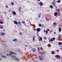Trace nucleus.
Masks as SVG:
<instances>
[{"label":"nucleus","instance_id":"1","mask_svg":"<svg viewBox=\"0 0 62 62\" xmlns=\"http://www.w3.org/2000/svg\"><path fill=\"white\" fill-rule=\"evenodd\" d=\"M55 39V38L53 37L52 38H51L49 40V41L50 42V41H54V40Z\"/></svg>","mask_w":62,"mask_h":62},{"label":"nucleus","instance_id":"2","mask_svg":"<svg viewBox=\"0 0 62 62\" xmlns=\"http://www.w3.org/2000/svg\"><path fill=\"white\" fill-rule=\"evenodd\" d=\"M9 53H10V54H16V53H14L12 51H9Z\"/></svg>","mask_w":62,"mask_h":62},{"label":"nucleus","instance_id":"3","mask_svg":"<svg viewBox=\"0 0 62 62\" xmlns=\"http://www.w3.org/2000/svg\"><path fill=\"white\" fill-rule=\"evenodd\" d=\"M55 56L56 57H57V58H59V59H61V58L60 57V56L58 55H55Z\"/></svg>","mask_w":62,"mask_h":62},{"label":"nucleus","instance_id":"4","mask_svg":"<svg viewBox=\"0 0 62 62\" xmlns=\"http://www.w3.org/2000/svg\"><path fill=\"white\" fill-rule=\"evenodd\" d=\"M36 30L37 32H39L40 31V28H37L36 29Z\"/></svg>","mask_w":62,"mask_h":62},{"label":"nucleus","instance_id":"5","mask_svg":"<svg viewBox=\"0 0 62 62\" xmlns=\"http://www.w3.org/2000/svg\"><path fill=\"white\" fill-rule=\"evenodd\" d=\"M14 23L16 24V25H18V23L16 21H14Z\"/></svg>","mask_w":62,"mask_h":62},{"label":"nucleus","instance_id":"6","mask_svg":"<svg viewBox=\"0 0 62 62\" xmlns=\"http://www.w3.org/2000/svg\"><path fill=\"white\" fill-rule=\"evenodd\" d=\"M12 13L13 15H15L16 14V12L15 11H13L12 12Z\"/></svg>","mask_w":62,"mask_h":62},{"label":"nucleus","instance_id":"7","mask_svg":"<svg viewBox=\"0 0 62 62\" xmlns=\"http://www.w3.org/2000/svg\"><path fill=\"white\" fill-rule=\"evenodd\" d=\"M59 32H61V28L60 27L59 29Z\"/></svg>","mask_w":62,"mask_h":62},{"label":"nucleus","instance_id":"8","mask_svg":"<svg viewBox=\"0 0 62 62\" xmlns=\"http://www.w3.org/2000/svg\"><path fill=\"white\" fill-rule=\"evenodd\" d=\"M54 15L55 16H57V12H55L54 13Z\"/></svg>","mask_w":62,"mask_h":62},{"label":"nucleus","instance_id":"9","mask_svg":"<svg viewBox=\"0 0 62 62\" xmlns=\"http://www.w3.org/2000/svg\"><path fill=\"white\" fill-rule=\"evenodd\" d=\"M39 57L40 60H42V59L41 58V56H39Z\"/></svg>","mask_w":62,"mask_h":62},{"label":"nucleus","instance_id":"10","mask_svg":"<svg viewBox=\"0 0 62 62\" xmlns=\"http://www.w3.org/2000/svg\"><path fill=\"white\" fill-rule=\"evenodd\" d=\"M39 4H40V5H41L42 6H43V3H42L41 2H39V3H38Z\"/></svg>","mask_w":62,"mask_h":62},{"label":"nucleus","instance_id":"11","mask_svg":"<svg viewBox=\"0 0 62 62\" xmlns=\"http://www.w3.org/2000/svg\"><path fill=\"white\" fill-rule=\"evenodd\" d=\"M15 60L16 61H19V59L17 58H16L15 59Z\"/></svg>","mask_w":62,"mask_h":62},{"label":"nucleus","instance_id":"12","mask_svg":"<svg viewBox=\"0 0 62 62\" xmlns=\"http://www.w3.org/2000/svg\"><path fill=\"white\" fill-rule=\"evenodd\" d=\"M51 53L52 54H54V51H52L51 52Z\"/></svg>","mask_w":62,"mask_h":62},{"label":"nucleus","instance_id":"13","mask_svg":"<svg viewBox=\"0 0 62 62\" xmlns=\"http://www.w3.org/2000/svg\"><path fill=\"white\" fill-rule=\"evenodd\" d=\"M41 14L40 13V14H39L38 15V17L39 18H40V17L41 16Z\"/></svg>","mask_w":62,"mask_h":62},{"label":"nucleus","instance_id":"14","mask_svg":"<svg viewBox=\"0 0 62 62\" xmlns=\"http://www.w3.org/2000/svg\"><path fill=\"white\" fill-rule=\"evenodd\" d=\"M11 4L12 6L14 5V3L13 2H11Z\"/></svg>","mask_w":62,"mask_h":62},{"label":"nucleus","instance_id":"15","mask_svg":"<svg viewBox=\"0 0 62 62\" xmlns=\"http://www.w3.org/2000/svg\"><path fill=\"white\" fill-rule=\"evenodd\" d=\"M5 33H2L1 34V36H4Z\"/></svg>","mask_w":62,"mask_h":62},{"label":"nucleus","instance_id":"16","mask_svg":"<svg viewBox=\"0 0 62 62\" xmlns=\"http://www.w3.org/2000/svg\"><path fill=\"white\" fill-rule=\"evenodd\" d=\"M17 39H13V41H17Z\"/></svg>","mask_w":62,"mask_h":62},{"label":"nucleus","instance_id":"17","mask_svg":"<svg viewBox=\"0 0 62 62\" xmlns=\"http://www.w3.org/2000/svg\"><path fill=\"white\" fill-rule=\"evenodd\" d=\"M1 57H3V58H6V57L5 56H4L3 55H2L1 56Z\"/></svg>","mask_w":62,"mask_h":62},{"label":"nucleus","instance_id":"18","mask_svg":"<svg viewBox=\"0 0 62 62\" xmlns=\"http://www.w3.org/2000/svg\"><path fill=\"white\" fill-rule=\"evenodd\" d=\"M33 52H34L35 51V50H36V49H35L34 48H33Z\"/></svg>","mask_w":62,"mask_h":62},{"label":"nucleus","instance_id":"19","mask_svg":"<svg viewBox=\"0 0 62 62\" xmlns=\"http://www.w3.org/2000/svg\"><path fill=\"white\" fill-rule=\"evenodd\" d=\"M50 8H53V6L52 5H50Z\"/></svg>","mask_w":62,"mask_h":62},{"label":"nucleus","instance_id":"20","mask_svg":"<svg viewBox=\"0 0 62 62\" xmlns=\"http://www.w3.org/2000/svg\"><path fill=\"white\" fill-rule=\"evenodd\" d=\"M55 4V3L54 2H52V5H54Z\"/></svg>","mask_w":62,"mask_h":62},{"label":"nucleus","instance_id":"21","mask_svg":"<svg viewBox=\"0 0 62 62\" xmlns=\"http://www.w3.org/2000/svg\"><path fill=\"white\" fill-rule=\"evenodd\" d=\"M46 35L47 34H48V31H46Z\"/></svg>","mask_w":62,"mask_h":62},{"label":"nucleus","instance_id":"22","mask_svg":"<svg viewBox=\"0 0 62 62\" xmlns=\"http://www.w3.org/2000/svg\"><path fill=\"white\" fill-rule=\"evenodd\" d=\"M62 44V43L61 42H60L58 43V44L59 45H61V44Z\"/></svg>","mask_w":62,"mask_h":62},{"label":"nucleus","instance_id":"23","mask_svg":"<svg viewBox=\"0 0 62 62\" xmlns=\"http://www.w3.org/2000/svg\"><path fill=\"white\" fill-rule=\"evenodd\" d=\"M61 2V0H59L57 1V2L58 3H60V2Z\"/></svg>","mask_w":62,"mask_h":62},{"label":"nucleus","instance_id":"24","mask_svg":"<svg viewBox=\"0 0 62 62\" xmlns=\"http://www.w3.org/2000/svg\"><path fill=\"white\" fill-rule=\"evenodd\" d=\"M46 31H47L48 32V31H50V29H47V30H46Z\"/></svg>","mask_w":62,"mask_h":62},{"label":"nucleus","instance_id":"25","mask_svg":"<svg viewBox=\"0 0 62 62\" xmlns=\"http://www.w3.org/2000/svg\"><path fill=\"white\" fill-rule=\"evenodd\" d=\"M33 40H35V36H34L33 37Z\"/></svg>","mask_w":62,"mask_h":62},{"label":"nucleus","instance_id":"26","mask_svg":"<svg viewBox=\"0 0 62 62\" xmlns=\"http://www.w3.org/2000/svg\"><path fill=\"white\" fill-rule=\"evenodd\" d=\"M48 47H51V45L50 44H49L48 45Z\"/></svg>","mask_w":62,"mask_h":62},{"label":"nucleus","instance_id":"27","mask_svg":"<svg viewBox=\"0 0 62 62\" xmlns=\"http://www.w3.org/2000/svg\"><path fill=\"white\" fill-rule=\"evenodd\" d=\"M37 50L38 51V52H39V47H38V48Z\"/></svg>","mask_w":62,"mask_h":62},{"label":"nucleus","instance_id":"28","mask_svg":"<svg viewBox=\"0 0 62 62\" xmlns=\"http://www.w3.org/2000/svg\"><path fill=\"white\" fill-rule=\"evenodd\" d=\"M44 39H47V37H44Z\"/></svg>","mask_w":62,"mask_h":62},{"label":"nucleus","instance_id":"29","mask_svg":"<svg viewBox=\"0 0 62 62\" xmlns=\"http://www.w3.org/2000/svg\"><path fill=\"white\" fill-rule=\"evenodd\" d=\"M0 23H1V24H3V22H0Z\"/></svg>","mask_w":62,"mask_h":62},{"label":"nucleus","instance_id":"30","mask_svg":"<svg viewBox=\"0 0 62 62\" xmlns=\"http://www.w3.org/2000/svg\"><path fill=\"white\" fill-rule=\"evenodd\" d=\"M19 35H22V33L21 32H20L19 33Z\"/></svg>","mask_w":62,"mask_h":62},{"label":"nucleus","instance_id":"31","mask_svg":"<svg viewBox=\"0 0 62 62\" xmlns=\"http://www.w3.org/2000/svg\"><path fill=\"white\" fill-rule=\"evenodd\" d=\"M39 26H41V24H39Z\"/></svg>","mask_w":62,"mask_h":62},{"label":"nucleus","instance_id":"32","mask_svg":"<svg viewBox=\"0 0 62 62\" xmlns=\"http://www.w3.org/2000/svg\"><path fill=\"white\" fill-rule=\"evenodd\" d=\"M9 55H10V56H11V55H9V54L7 55V56H9Z\"/></svg>","mask_w":62,"mask_h":62},{"label":"nucleus","instance_id":"33","mask_svg":"<svg viewBox=\"0 0 62 62\" xmlns=\"http://www.w3.org/2000/svg\"><path fill=\"white\" fill-rule=\"evenodd\" d=\"M18 24H21V22H18Z\"/></svg>","mask_w":62,"mask_h":62},{"label":"nucleus","instance_id":"34","mask_svg":"<svg viewBox=\"0 0 62 62\" xmlns=\"http://www.w3.org/2000/svg\"><path fill=\"white\" fill-rule=\"evenodd\" d=\"M44 33H45V32H46V31H45V30H44Z\"/></svg>","mask_w":62,"mask_h":62},{"label":"nucleus","instance_id":"35","mask_svg":"<svg viewBox=\"0 0 62 62\" xmlns=\"http://www.w3.org/2000/svg\"><path fill=\"white\" fill-rule=\"evenodd\" d=\"M40 39H41V40H42V37H41L40 38Z\"/></svg>","mask_w":62,"mask_h":62},{"label":"nucleus","instance_id":"36","mask_svg":"<svg viewBox=\"0 0 62 62\" xmlns=\"http://www.w3.org/2000/svg\"><path fill=\"white\" fill-rule=\"evenodd\" d=\"M6 8H8V6H6Z\"/></svg>","mask_w":62,"mask_h":62},{"label":"nucleus","instance_id":"37","mask_svg":"<svg viewBox=\"0 0 62 62\" xmlns=\"http://www.w3.org/2000/svg\"><path fill=\"white\" fill-rule=\"evenodd\" d=\"M23 23L24 24L25 23V22L24 21H23Z\"/></svg>","mask_w":62,"mask_h":62},{"label":"nucleus","instance_id":"38","mask_svg":"<svg viewBox=\"0 0 62 62\" xmlns=\"http://www.w3.org/2000/svg\"><path fill=\"white\" fill-rule=\"evenodd\" d=\"M59 37H61V34H59Z\"/></svg>","mask_w":62,"mask_h":62},{"label":"nucleus","instance_id":"39","mask_svg":"<svg viewBox=\"0 0 62 62\" xmlns=\"http://www.w3.org/2000/svg\"><path fill=\"white\" fill-rule=\"evenodd\" d=\"M55 24H56V23H54V25H55Z\"/></svg>","mask_w":62,"mask_h":62},{"label":"nucleus","instance_id":"40","mask_svg":"<svg viewBox=\"0 0 62 62\" xmlns=\"http://www.w3.org/2000/svg\"><path fill=\"white\" fill-rule=\"evenodd\" d=\"M54 34H56V32H54Z\"/></svg>","mask_w":62,"mask_h":62},{"label":"nucleus","instance_id":"41","mask_svg":"<svg viewBox=\"0 0 62 62\" xmlns=\"http://www.w3.org/2000/svg\"><path fill=\"white\" fill-rule=\"evenodd\" d=\"M39 54H41V52H39Z\"/></svg>","mask_w":62,"mask_h":62},{"label":"nucleus","instance_id":"42","mask_svg":"<svg viewBox=\"0 0 62 62\" xmlns=\"http://www.w3.org/2000/svg\"><path fill=\"white\" fill-rule=\"evenodd\" d=\"M46 20H48V18H46Z\"/></svg>","mask_w":62,"mask_h":62},{"label":"nucleus","instance_id":"43","mask_svg":"<svg viewBox=\"0 0 62 62\" xmlns=\"http://www.w3.org/2000/svg\"><path fill=\"white\" fill-rule=\"evenodd\" d=\"M18 51H20V49H18Z\"/></svg>","mask_w":62,"mask_h":62},{"label":"nucleus","instance_id":"44","mask_svg":"<svg viewBox=\"0 0 62 62\" xmlns=\"http://www.w3.org/2000/svg\"><path fill=\"white\" fill-rule=\"evenodd\" d=\"M0 28L1 29H2V28H3V27H0Z\"/></svg>","mask_w":62,"mask_h":62},{"label":"nucleus","instance_id":"45","mask_svg":"<svg viewBox=\"0 0 62 62\" xmlns=\"http://www.w3.org/2000/svg\"><path fill=\"white\" fill-rule=\"evenodd\" d=\"M41 50H42V47H41L40 48Z\"/></svg>","mask_w":62,"mask_h":62},{"label":"nucleus","instance_id":"46","mask_svg":"<svg viewBox=\"0 0 62 62\" xmlns=\"http://www.w3.org/2000/svg\"><path fill=\"white\" fill-rule=\"evenodd\" d=\"M60 13H59L58 14V15H60Z\"/></svg>","mask_w":62,"mask_h":62},{"label":"nucleus","instance_id":"47","mask_svg":"<svg viewBox=\"0 0 62 62\" xmlns=\"http://www.w3.org/2000/svg\"><path fill=\"white\" fill-rule=\"evenodd\" d=\"M43 54H44L45 53V52L43 51Z\"/></svg>","mask_w":62,"mask_h":62},{"label":"nucleus","instance_id":"48","mask_svg":"<svg viewBox=\"0 0 62 62\" xmlns=\"http://www.w3.org/2000/svg\"><path fill=\"white\" fill-rule=\"evenodd\" d=\"M39 41H40L41 40L40 39H39Z\"/></svg>","mask_w":62,"mask_h":62},{"label":"nucleus","instance_id":"49","mask_svg":"<svg viewBox=\"0 0 62 62\" xmlns=\"http://www.w3.org/2000/svg\"><path fill=\"white\" fill-rule=\"evenodd\" d=\"M55 1V0H53V2H54Z\"/></svg>","mask_w":62,"mask_h":62},{"label":"nucleus","instance_id":"50","mask_svg":"<svg viewBox=\"0 0 62 62\" xmlns=\"http://www.w3.org/2000/svg\"><path fill=\"white\" fill-rule=\"evenodd\" d=\"M34 31H35V30H36V29H34Z\"/></svg>","mask_w":62,"mask_h":62},{"label":"nucleus","instance_id":"51","mask_svg":"<svg viewBox=\"0 0 62 62\" xmlns=\"http://www.w3.org/2000/svg\"><path fill=\"white\" fill-rule=\"evenodd\" d=\"M25 46H26V47H27V46L26 45H25Z\"/></svg>","mask_w":62,"mask_h":62},{"label":"nucleus","instance_id":"52","mask_svg":"<svg viewBox=\"0 0 62 62\" xmlns=\"http://www.w3.org/2000/svg\"><path fill=\"white\" fill-rule=\"evenodd\" d=\"M40 0H38V1H40Z\"/></svg>","mask_w":62,"mask_h":62},{"label":"nucleus","instance_id":"53","mask_svg":"<svg viewBox=\"0 0 62 62\" xmlns=\"http://www.w3.org/2000/svg\"><path fill=\"white\" fill-rule=\"evenodd\" d=\"M58 11H59V10H57Z\"/></svg>","mask_w":62,"mask_h":62},{"label":"nucleus","instance_id":"54","mask_svg":"<svg viewBox=\"0 0 62 62\" xmlns=\"http://www.w3.org/2000/svg\"><path fill=\"white\" fill-rule=\"evenodd\" d=\"M8 20H9V18H8Z\"/></svg>","mask_w":62,"mask_h":62},{"label":"nucleus","instance_id":"55","mask_svg":"<svg viewBox=\"0 0 62 62\" xmlns=\"http://www.w3.org/2000/svg\"><path fill=\"white\" fill-rule=\"evenodd\" d=\"M4 13H5V14H6V13H6L5 12H4Z\"/></svg>","mask_w":62,"mask_h":62},{"label":"nucleus","instance_id":"56","mask_svg":"<svg viewBox=\"0 0 62 62\" xmlns=\"http://www.w3.org/2000/svg\"><path fill=\"white\" fill-rule=\"evenodd\" d=\"M14 56V57H16V56Z\"/></svg>","mask_w":62,"mask_h":62},{"label":"nucleus","instance_id":"57","mask_svg":"<svg viewBox=\"0 0 62 62\" xmlns=\"http://www.w3.org/2000/svg\"><path fill=\"white\" fill-rule=\"evenodd\" d=\"M37 33L38 34H39V32H37Z\"/></svg>","mask_w":62,"mask_h":62},{"label":"nucleus","instance_id":"58","mask_svg":"<svg viewBox=\"0 0 62 62\" xmlns=\"http://www.w3.org/2000/svg\"><path fill=\"white\" fill-rule=\"evenodd\" d=\"M19 10H20V8H19Z\"/></svg>","mask_w":62,"mask_h":62},{"label":"nucleus","instance_id":"59","mask_svg":"<svg viewBox=\"0 0 62 62\" xmlns=\"http://www.w3.org/2000/svg\"><path fill=\"white\" fill-rule=\"evenodd\" d=\"M2 17H3V16H1Z\"/></svg>","mask_w":62,"mask_h":62},{"label":"nucleus","instance_id":"60","mask_svg":"<svg viewBox=\"0 0 62 62\" xmlns=\"http://www.w3.org/2000/svg\"><path fill=\"white\" fill-rule=\"evenodd\" d=\"M0 60H1V59L0 58Z\"/></svg>","mask_w":62,"mask_h":62},{"label":"nucleus","instance_id":"61","mask_svg":"<svg viewBox=\"0 0 62 62\" xmlns=\"http://www.w3.org/2000/svg\"><path fill=\"white\" fill-rule=\"evenodd\" d=\"M0 13H1V12H0Z\"/></svg>","mask_w":62,"mask_h":62},{"label":"nucleus","instance_id":"62","mask_svg":"<svg viewBox=\"0 0 62 62\" xmlns=\"http://www.w3.org/2000/svg\"><path fill=\"white\" fill-rule=\"evenodd\" d=\"M0 26H1V25H0Z\"/></svg>","mask_w":62,"mask_h":62}]
</instances>
